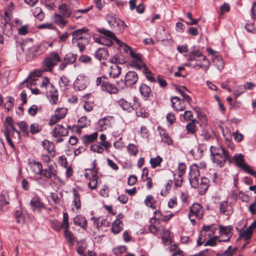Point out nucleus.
Segmentation results:
<instances>
[{"label":"nucleus","instance_id":"nucleus-1","mask_svg":"<svg viewBox=\"0 0 256 256\" xmlns=\"http://www.w3.org/2000/svg\"><path fill=\"white\" fill-rule=\"evenodd\" d=\"M72 35V44H76L80 50L82 52L85 49L90 40L88 30L86 28L76 30L71 33Z\"/></svg>","mask_w":256,"mask_h":256},{"label":"nucleus","instance_id":"nucleus-2","mask_svg":"<svg viewBox=\"0 0 256 256\" xmlns=\"http://www.w3.org/2000/svg\"><path fill=\"white\" fill-rule=\"evenodd\" d=\"M28 164L36 174L42 176L48 179H50L52 176L54 178L56 177V170L52 165H48L47 168L42 169L41 162L34 160L29 162Z\"/></svg>","mask_w":256,"mask_h":256},{"label":"nucleus","instance_id":"nucleus-3","mask_svg":"<svg viewBox=\"0 0 256 256\" xmlns=\"http://www.w3.org/2000/svg\"><path fill=\"white\" fill-rule=\"evenodd\" d=\"M40 88L43 92H46L50 102L52 104H56L58 102V94L57 90L54 85L50 82V80L48 77L42 78L40 84Z\"/></svg>","mask_w":256,"mask_h":256},{"label":"nucleus","instance_id":"nucleus-4","mask_svg":"<svg viewBox=\"0 0 256 256\" xmlns=\"http://www.w3.org/2000/svg\"><path fill=\"white\" fill-rule=\"evenodd\" d=\"M60 61V58L56 52H52L43 60L41 70L44 72H52L54 68Z\"/></svg>","mask_w":256,"mask_h":256},{"label":"nucleus","instance_id":"nucleus-5","mask_svg":"<svg viewBox=\"0 0 256 256\" xmlns=\"http://www.w3.org/2000/svg\"><path fill=\"white\" fill-rule=\"evenodd\" d=\"M232 158L233 162L234 161L235 162L236 166L242 170L244 172L250 175L256 174V172L252 168L245 162L244 156L242 154H236Z\"/></svg>","mask_w":256,"mask_h":256},{"label":"nucleus","instance_id":"nucleus-6","mask_svg":"<svg viewBox=\"0 0 256 256\" xmlns=\"http://www.w3.org/2000/svg\"><path fill=\"white\" fill-rule=\"evenodd\" d=\"M200 176L199 167L196 164H193L190 168L188 180L192 188H196L198 186Z\"/></svg>","mask_w":256,"mask_h":256},{"label":"nucleus","instance_id":"nucleus-7","mask_svg":"<svg viewBox=\"0 0 256 256\" xmlns=\"http://www.w3.org/2000/svg\"><path fill=\"white\" fill-rule=\"evenodd\" d=\"M98 32L109 38L113 39L120 46H124L123 50L125 52H130L131 51H132L130 47L126 44L122 42L116 37L115 34L111 31L104 28H102L98 29Z\"/></svg>","mask_w":256,"mask_h":256},{"label":"nucleus","instance_id":"nucleus-8","mask_svg":"<svg viewBox=\"0 0 256 256\" xmlns=\"http://www.w3.org/2000/svg\"><path fill=\"white\" fill-rule=\"evenodd\" d=\"M106 20L110 28L118 32H122L126 26L124 22L116 16L108 15L106 16Z\"/></svg>","mask_w":256,"mask_h":256},{"label":"nucleus","instance_id":"nucleus-9","mask_svg":"<svg viewBox=\"0 0 256 256\" xmlns=\"http://www.w3.org/2000/svg\"><path fill=\"white\" fill-rule=\"evenodd\" d=\"M212 162L216 164L219 167H222L226 162L228 160L230 164L233 162L232 156H230L228 152H226L224 154H216V156L211 158Z\"/></svg>","mask_w":256,"mask_h":256},{"label":"nucleus","instance_id":"nucleus-10","mask_svg":"<svg viewBox=\"0 0 256 256\" xmlns=\"http://www.w3.org/2000/svg\"><path fill=\"white\" fill-rule=\"evenodd\" d=\"M232 227L231 226H220V236L218 237L219 242H228L231 238L232 233Z\"/></svg>","mask_w":256,"mask_h":256},{"label":"nucleus","instance_id":"nucleus-11","mask_svg":"<svg viewBox=\"0 0 256 256\" xmlns=\"http://www.w3.org/2000/svg\"><path fill=\"white\" fill-rule=\"evenodd\" d=\"M124 218V216L120 214L116 216V220L113 222L111 228V231L114 234H118L122 230L124 224L122 220Z\"/></svg>","mask_w":256,"mask_h":256},{"label":"nucleus","instance_id":"nucleus-12","mask_svg":"<svg viewBox=\"0 0 256 256\" xmlns=\"http://www.w3.org/2000/svg\"><path fill=\"white\" fill-rule=\"evenodd\" d=\"M30 204L33 212L38 211V212H40L42 210L45 208L44 204L41 202L40 198L37 196L32 198Z\"/></svg>","mask_w":256,"mask_h":256},{"label":"nucleus","instance_id":"nucleus-13","mask_svg":"<svg viewBox=\"0 0 256 256\" xmlns=\"http://www.w3.org/2000/svg\"><path fill=\"white\" fill-rule=\"evenodd\" d=\"M204 210L198 204H194L190 208L188 216H195L198 218H202L203 216Z\"/></svg>","mask_w":256,"mask_h":256},{"label":"nucleus","instance_id":"nucleus-14","mask_svg":"<svg viewBox=\"0 0 256 256\" xmlns=\"http://www.w3.org/2000/svg\"><path fill=\"white\" fill-rule=\"evenodd\" d=\"M87 84V78L84 74L78 75L74 82V87L76 90H82L86 88Z\"/></svg>","mask_w":256,"mask_h":256},{"label":"nucleus","instance_id":"nucleus-15","mask_svg":"<svg viewBox=\"0 0 256 256\" xmlns=\"http://www.w3.org/2000/svg\"><path fill=\"white\" fill-rule=\"evenodd\" d=\"M256 226V220L254 221L245 230L240 234L238 239L244 238L245 241H248L252 234L253 230Z\"/></svg>","mask_w":256,"mask_h":256},{"label":"nucleus","instance_id":"nucleus-16","mask_svg":"<svg viewBox=\"0 0 256 256\" xmlns=\"http://www.w3.org/2000/svg\"><path fill=\"white\" fill-rule=\"evenodd\" d=\"M68 131L62 124H57L51 132L52 136L57 138L58 136H68Z\"/></svg>","mask_w":256,"mask_h":256},{"label":"nucleus","instance_id":"nucleus-17","mask_svg":"<svg viewBox=\"0 0 256 256\" xmlns=\"http://www.w3.org/2000/svg\"><path fill=\"white\" fill-rule=\"evenodd\" d=\"M138 80L137 74L134 72L130 71L125 76L124 83L126 86H130L136 84Z\"/></svg>","mask_w":256,"mask_h":256},{"label":"nucleus","instance_id":"nucleus-18","mask_svg":"<svg viewBox=\"0 0 256 256\" xmlns=\"http://www.w3.org/2000/svg\"><path fill=\"white\" fill-rule=\"evenodd\" d=\"M40 46H33L28 50L26 59L28 61H30L34 58L37 57L40 54L39 52Z\"/></svg>","mask_w":256,"mask_h":256},{"label":"nucleus","instance_id":"nucleus-19","mask_svg":"<svg viewBox=\"0 0 256 256\" xmlns=\"http://www.w3.org/2000/svg\"><path fill=\"white\" fill-rule=\"evenodd\" d=\"M112 119L111 116H106L102 119L100 120L98 122V127L100 131H104L108 128L111 126L110 120Z\"/></svg>","mask_w":256,"mask_h":256},{"label":"nucleus","instance_id":"nucleus-20","mask_svg":"<svg viewBox=\"0 0 256 256\" xmlns=\"http://www.w3.org/2000/svg\"><path fill=\"white\" fill-rule=\"evenodd\" d=\"M172 104V106L176 111H182L186 108L184 104H183L182 101L177 96H173L170 98Z\"/></svg>","mask_w":256,"mask_h":256},{"label":"nucleus","instance_id":"nucleus-21","mask_svg":"<svg viewBox=\"0 0 256 256\" xmlns=\"http://www.w3.org/2000/svg\"><path fill=\"white\" fill-rule=\"evenodd\" d=\"M210 180L206 177H202L200 180V182H198V186L196 187L198 189L199 194L203 195L207 190L208 186Z\"/></svg>","mask_w":256,"mask_h":256},{"label":"nucleus","instance_id":"nucleus-22","mask_svg":"<svg viewBox=\"0 0 256 256\" xmlns=\"http://www.w3.org/2000/svg\"><path fill=\"white\" fill-rule=\"evenodd\" d=\"M58 9L61 14L65 18H70L72 14H73V12L70 6L66 3H62L58 6Z\"/></svg>","mask_w":256,"mask_h":256},{"label":"nucleus","instance_id":"nucleus-23","mask_svg":"<svg viewBox=\"0 0 256 256\" xmlns=\"http://www.w3.org/2000/svg\"><path fill=\"white\" fill-rule=\"evenodd\" d=\"M42 146L44 148L47 150L48 152L50 154L52 158L55 156V147L53 142H50L48 140H45L42 142Z\"/></svg>","mask_w":256,"mask_h":256},{"label":"nucleus","instance_id":"nucleus-24","mask_svg":"<svg viewBox=\"0 0 256 256\" xmlns=\"http://www.w3.org/2000/svg\"><path fill=\"white\" fill-rule=\"evenodd\" d=\"M101 90L102 91H106L110 94H116L118 92L116 86L114 84L110 83L108 80L104 84V86H101Z\"/></svg>","mask_w":256,"mask_h":256},{"label":"nucleus","instance_id":"nucleus-25","mask_svg":"<svg viewBox=\"0 0 256 256\" xmlns=\"http://www.w3.org/2000/svg\"><path fill=\"white\" fill-rule=\"evenodd\" d=\"M116 102L124 110L130 112L134 109L131 104L123 98L118 100Z\"/></svg>","mask_w":256,"mask_h":256},{"label":"nucleus","instance_id":"nucleus-26","mask_svg":"<svg viewBox=\"0 0 256 256\" xmlns=\"http://www.w3.org/2000/svg\"><path fill=\"white\" fill-rule=\"evenodd\" d=\"M94 56L100 60H106L108 56V51L104 48H100L96 52Z\"/></svg>","mask_w":256,"mask_h":256},{"label":"nucleus","instance_id":"nucleus-27","mask_svg":"<svg viewBox=\"0 0 256 256\" xmlns=\"http://www.w3.org/2000/svg\"><path fill=\"white\" fill-rule=\"evenodd\" d=\"M74 222L76 225H78L84 230L87 228V220L86 218L81 215H78L74 218Z\"/></svg>","mask_w":256,"mask_h":256},{"label":"nucleus","instance_id":"nucleus-28","mask_svg":"<svg viewBox=\"0 0 256 256\" xmlns=\"http://www.w3.org/2000/svg\"><path fill=\"white\" fill-rule=\"evenodd\" d=\"M212 62L219 71H222L224 66V62L220 56H214L212 58Z\"/></svg>","mask_w":256,"mask_h":256},{"label":"nucleus","instance_id":"nucleus-29","mask_svg":"<svg viewBox=\"0 0 256 256\" xmlns=\"http://www.w3.org/2000/svg\"><path fill=\"white\" fill-rule=\"evenodd\" d=\"M220 212L226 216L230 215L232 210L230 206L228 205L227 201H223L220 204Z\"/></svg>","mask_w":256,"mask_h":256},{"label":"nucleus","instance_id":"nucleus-30","mask_svg":"<svg viewBox=\"0 0 256 256\" xmlns=\"http://www.w3.org/2000/svg\"><path fill=\"white\" fill-rule=\"evenodd\" d=\"M196 61L198 62H196L195 64L196 66H198L204 70L206 72L209 69L210 64L209 60L206 58V56H202V60H199Z\"/></svg>","mask_w":256,"mask_h":256},{"label":"nucleus","instance_id":"nucleus-31","mask_svg":"<svg viewBox=\"0 0 256 256\" xmlns=\"http://www.w3.org/2000/svg\"><path fill=\"white\" fill-rule=\"evenodd\" d=\"M140 91L144 100H147L150 96L152 91L150 88L145 84L140 86Z\"/></svg>","mask_w":256,"mask_h":256},{"label":"nucleus","instance_id":"nucleus-32","mask_svg":"<svg viewBox=\"0 0 256 256\" xmlns=\"http://www.w3.org/2000/svg\"><path fill=\"white\" fill-rule=\"evenodd\" d=\"M216 228L214 225L204 226L202 227V232H204V234L206 238H209L215 234Z\"/></svg>","mask_w":256,"mask_h":256},{"label":"nucleus","instance_id":"nucleus-33","mask_svg":"<svg viewBox=\"0 0 256 256\" xmlns=\"http://www.w3.org/2000/svg\"><path fill=\"white\" fill-rule=\"evenodd\" d=\"M98 134L97 132H94L89 135H85L82 138V142L87 146L89 144L94 141L98 138Z\"/></svg>","mask_w":256,"mask_h":256},{"label":"nucleus","instance_id":"nucleus-34","mask_svg":"<svg viewBox=\"0 0 256 256\" xmlns=\"http://www.w3.org/2000/svg\"><path fill=\"white\" fill-rule=\"evenodd\" d=\"M94 166L95 164H94V168L91 169H88L94 172V174H92V178L90 180V182L88 183V186L92 190L96 189L98 184L96 171H94Z\"/></svg>","mask_w":256,"mask_h":256},{"label":"nucleus","instance_id":"nucleus-35","mask_svg":"<svg viewBox=\"0 0 256 256\" xmlns=\"http://www.w3.org/2000/svg\"><path fill=\"white\" fill-rule=\"evenodd\" d=\"M64 236L67 242L71 246L74 245L76 240V237L72 232L69 230V228L64 230Z\"/></svg>","mask_w":256,"mask_h":256},{"label":"nucleus","instance_id":"nucleus-36","mask_svg":"<svg viewBox=\"0 0 256 256\" xmlns=\"http://www.w3.org/2000/svg\"><path fill=\"white\" fill-rule=\"evenodd\" d=\"M64 17L62 14H56L53 16V20L58 26H64L67 24L68 21Z\"/></svg>","mask_w":256,"mask_h":256},{"label":"nucleus","instance_id":"nucleus-37","mask_svg":"<svg viewBox=\"0 0 256 256\" xmlns=\"http://www.w3.org/2000/svg\"><path fill=\"white\" fill-rule=\"evenodd\" d=\"M110 75L113 78L118 77L121 73V68L116 64H113L110 66Z\"/></svg>","mask_w":256,"mask_h":256},{"label":"nucleus","instance_id":"nucleus-38","mask_svg":"<svg viewBox=\"0 0 256 256\" xmlns=\"http://www.w3.org/2000/svg\"><path fill=\"white\" fill-rule=\"evenodd\" d=\"M210 150L211 158L216 156V154L218 155L219 154H224L226 152H228L221 146H218V147L211 146Z\"/></svg>","mask_w":256,"mask_h":256},{"label":"nucleus","instance_id":"nucleus-39","mask_svg":"<svg viewBox=\"0 0 256 256\" xmlns=\"http://www.w3.org/2000/svg\"><path fill=\"white\" fill-rule=\"evenodd\" d=\"M106 134H102L100 136V142H99L102 146L104 148L105 150L108 153L109 152V148L112 146L111 144L106 140Z\"/></svg>","mask_w":256,"mask_h":256},{"label":"nucleus","instance_id":"nucleus-40","mask_svg":"<svg viewBox=\"0 0 256 256\" xmlns=\"http://www.w3.org/2000/svg\"><path fill=\"white\" fill-rule=\"evenodd\" d=\"M73 192V203L76 209H80L81 207L80 196L78 191L74 188Z\"/></svg>","mask_w":256,"mask_h":256},{"label":"nucleus","instance_id":"nucleus-41","mask_svg":"<svg viewBox=\"0 0 256 256\" xmlns=\"http://www.w3.org/2000/svg\"><path fill=\"white\" fill-rule=\"evenodd\" d=\"M144 204L147 206L152 209L156 208V201L152 195H148L146 196L144 200Z\"/></svg>","mask_w":256,"mask_h":256},{"label":"nucleus","instance_id":"nucleus-42","mask_svg":"<svg viewBox=\"0 0 256 256\" xmlns=\"http://www.w3.org/2000/svg\"><path fill=\"white\" fill-rule=\"evenodd\" d=\"M163 159L160 156H157L155 158H152L150 159V163L151 167L152 168H154L156 167L160 166V164L162 162Z\"/></svg>","mask_w":256,"mask_h":256},{"label":"nucleus","instance_id":"nucleus-43","mask_svg":"<svg viewBox=\"0 0 256 256\" xmlns=\"http://www.w3.org/2000/svg\"><path fill=\"white\" fill-rule=\"evenodd\" d=\"M237 248L236 247L232 249V246H229L223 252L217 254L216 256H233Z\"/></svg>","mask_w":256,"mask_h":256},{"label":"nucleus","instance_id":"nucleus-44","mask_svg":"<svg viewBox=\"0 0 256 256\" xmlns=\"http://www.w3.org/2000/svg\"><path fill=\"white\" fill-rule=\"evenodd\" d=\"M162 140L166 143L168 145H171L173 143L172 139L169 136L168 134L166 132L165 130H162L160 132Z\"/></svg>","mask_w":256,"mask_h":256},{"label":"nucleus","instance_id":"nucleus-45","mask_svg":"<svg viewBox=\"0 0 256 256\" xmlns=\"http://www.w3.org/2000/svg\"><path fill=\"white\" fill-rule=\"evenodd\" d=\"M30 132L32 134H36L40 132L42 130V126L38 123H33L30 125Z\"/></svg>","mask_w":256,"mask_h":256},{"label":"nucleus","instance_id":"nucleus-46","mask_svg":"<svg viewBox=\"0 0 256 256\" xmlns=\"http://www.w3.org/2000/svg\"><path fill=\"white\" fill-rule=\"evenodd\" d=\"M33 14L39 20H42L44 16V14L40 7L36 8L32 11Z\"/></svg>","mask_w":256,"mask_h":256},{"label":"nucleus","instance_id":"nucleus-47","mask_svg":"<svg viewBox=\"0 0 256 256\" xmlns=\"http://www.w3.org/2000/svg\"><path fill=\"white\" fill-rule=\"evenodd\" d=\"M4 134L6 136V140L8 142V143L9 145L10 146V147L14 150H16L15 146L12 140L10 139V132L8 129L7 127H5L4 130Z\"/></svg>","mask_w":256,"mask_h":256},{"label":"nucleus","instance_id":"nucleus-48","mask_svg":"<svg viewBox=\"0 0 256 256\" xmlns=\"http://www.w3.org/2000/svg\"><path fill=\"white\" fill-rule=\"evenodd\" d=\"M90 150L94 152L102 154L105 150L104 148L102 147V146L98 143V144H92L90 146Z\"/></svg>","mask_w":256,"mask_h":256},{"label":"nucleus","instance_id":"nucleus-49","mask_svg":"<svg viewBox=\"0 0 256 256\" xmlns=\"http://www.w3.org/2000/svg\"><path fill=\"white\" fill-rule=\"evenodd\" d=\"M196 122V120H194L192 122H189L186 126V130L188 133L194 134L196 132V126L194 122Z\"/></svg>","mask_w":256,"mask_h":256},{"label":"nucleus","instance_id":"nucleus-50","mask_svg":"<svg viewBox=\"0 0 256 256\" xmlns=\"http://www.w3.org/2000/svg\"><path fill=\"white\" fill-rule=\"evenodd\" d=\"M127 150L129 154L131 155L136 156L138 153L137 146L132 144H130L127 146Z\"/></svg>","mask_w":256,"mask_h":256},{"label":"nucleus","instance_id":"nucleus-51","mask_svg":"<svg viewBox=\"0 0 256 256\" xmlns=\"http://www.w3.org/2000/svg\"><path fill=\"white\" fill-rule=\"evenodd\" d=\"M92 8V6H90L88 8L84 9H80L76 10H74L73 12V16H74L76 18H78L81 17V16H77L78 14H86L90 10H91Z\"/></svg>","mask_w":256,"mask_h":256},{"label":"nucleus","instance_id":"nucleus-52","mask_svg":"<svg viewBox=\"0 0 256 256\" xmlns=\"http://www.w3.org/2000/svg\"><path fill=\"white\" fill-rule=\"evenodd\" d=\"M62 226L64 229L69 228L70 225L68 222V215L67 212L63 213V220Z\"/></svg>","mask_w":256,"mask_h":256},{"label":"nucleus","instance_id":"nucleus-53","mask_svg":"<svg viewBox=\"0 0 256 256\" xmlns=\"http://www.w3.org/2000/svg\"><path fill=\"white\" fill-rule=\"evenodd\" d=\"M69 82L70 80L68 78L65 76H62L59 80L60 87L64 89L69 84Z\"/></svg>","mask_w":256,"mask_h":256},{"label":"nucleus","instance_id":"nucleus-54","mask_svg":"<svg viewBox=\"0 0 256 256\" xmlns=\"http://www.w3.org/2000/svg\"><path fill=\"white\" fill-rule=\"evenodd\" d=\"M67 113V109L64 108H58L56 111V114L60 118H64Z\"/></svg>","mask_w":256,"mask_h":256},{"label":"nucleus","instance_id":"nucleus-55","mask_svg":"<svg viewBox=\"0 0 256 256\" xmlns=\"http://www.w3.org/2000/svg\"><path fill=\"white\" fill-rule=\"evenodd\" d=\"M136 114L138 116H140L142 118H146L148 116V113L146 112V110L142 108H138L136 110Z\"/></svg>","mask_w":256,"mask_h":256},{"label":"nucleus","instance_id":"nucleus-56","mask_svg":"<svg viewBox=\"0 0 256 256\" xmlns=\"http://www.w3.org/2000/svg\"><path fill=\"white\" fill-rule=\"evenodd\" d=\"M52 228L56 231H59L62 228V224L56 220L52 221Z\"/></svg>","mask_w":256,"mask_h":256},{"label":"nucleus","instance_id":"nucleus-57","mask_svg":"<svg viewBox=\"0 0 256 256\" xmlns=\"http://www.w3.org/2000/svg\"><path fill=\"white\" fill-rule=\"evenodd\" d=\"M146 78L150 82H156L155 78L152 76L151 72L148 68H145V70L144 72Z\"/></svg>","mask_w":256,"mask_h":256},{"label":"nucleus","instance_id":"nucleus-58","mask_svg":"<svg viewBox=\"0 0 256 256\" xmlns=\"http://www.w3.org/2000/svg\"><path fill=\"white\" fill-rule=\"evenodd\" d=\"M9 204L8 196L7 198L4 194H0V204L2 207L4 206L6 204Z\"/></svg>","mask_w":256,"mask_h":256},{"label":"nucleus","instance_id":"nucleus-59","mask_svg":"<svg viewBox=\"0 0 256 256\" xmlns=\"http://www.w3.org/2000/svg\"><path fill=\"white\" fill-rule=\"evenodd\" d=\"M186 168V165L184 163H180L178 166V177L182 176L185 173V170Z\"/></svg>","mask_w":256,"mask_h":256},{"label":"nucleus","instance_id":"nucleus-60","mask_svg":"<svg viewBox=\"0 0 256 256\" xmlns=\"http://www.w3.org/2000/svg\"><path fill=\"white\" fill-rule=\"evenodd\" d=\"M18 124L20 128L24 132H26L27 134H28V124L26 122H17L16 124Z\"/></svg>","mask_w":256,"mask_h":256},{"label":"nucleus","instance_id":"nucleus-61","mask_svg":"<svg viewBox=\"0 0 256 256\" xmlns=\"http://www.w3.org/2000/svg\"><path fill=\"white\" fill-rule=\"evenodd\" d=\"M126 250V247L125 246H120L118 248L113 249V252L116 255H119L124 253Z\"/></svg>","mask_w":256,"mask_h":256},{"label":"nucleus","instance_id":"nucleus-62","mask_svg":"<svg viewBox=\"0 0 256 256\" xmlns=\"http://www.w3.org/2000/svg\"><path fill=\"white\" fill-rule=\"evenodd\" d=\"M207 238H208L204 234V232H201L197 240V245L198 246H202Z\"/></svg>","mask_w":256,"mask_h":256},{"label":"nucleus","instance_id":"nucleus-63","mask_svg":"<svg viewBox=\"0 0 256 256\" xmlns=\"http://www.w3.org/2000/svg\"><path fill=\"white\" fill-rule=\"evenodd\" d=\"M60 120L61 118H60L59 116L56 114H55L54 115L50 117V120L48 122V124L50 126H52L56 124Z\"/></svg>","mask_w":256,"mask_h":256},{"label":"nucleus","instance_id":"nucleus-64","mask_svg":"<svg viewBox=\"0 0 256 256\" xmlns=\"http://www.w3.org/2000/svg\"><path fill=\"white\" fill-rule=\"evenodd\" d=\"M87 118L86 116L81 117L78 120V125L80 128H82L86 126Z\"/></svg>","mask_w":256,"mask_h":256}]
</instances>
